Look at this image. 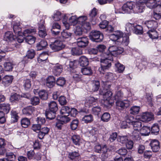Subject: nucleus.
<instances>
[{"mask_svg":"<svg viewBox=\"0 0 161 161\" xmlns=\"http://www.w3.org/2000/svg\"><path fill=\"white\" fill-rule=\"evenodd\" d=\"M21 97L19 95L14 93L11 95L9 100L12 103H16L19 102Z\"/></svg>","mask_w":161,"mask_h":161,"instance_id":"c85d7f7f","label":"nucleus"},{"mask_svg":"<svg viewBox=\"0 0 161 161\" xmlns=\"http://www.w3.org/2000/svg\"><path fill=\"white\" fill-rule=\"evenodd\" d=\"M77 63V61L76 60H74L73 61H69V63L67 65V66L68 68L69 66V67L70 69H68V70L71 71V69L73 70L76 67Z\"/></svg>","mask_w":161,"mask_h":161,"instance_id":"e2e57ef3","label":"nucleus"},{"mask_svg":"<svg viewBox=\"0 0 161 161\" xmlns=\"http://www.w3.org/2000/svg\"><path fill=\"white\" fill-rule=\"evenodd\" d=\"M87 19V17L86 16H80L77 18V22L80 25H81L83 23L86 22V20Z\"/></svg>","mask_w":161,"mask_h":161,"instance_id":"338daca9","label":"nucleus"},{"mask_svg":"<svg viewBox=\"0 0 161 161\" xmlns=\"http://www.w3.org/2000/svg\"><path fill=\"white\" fill-rule=\"evenodd\" d=\"M13 29L14 32L17 36H21L23 33L21 31V29L19 27V24L18 23H14Z\"/></svg>","mask_w":161,"mask_h":161,"instance_id":"4be33fe9","label":"nucleus"},{"mask_svg":"<svg viewBox=\"0 0 161 161\" xmlns=\"http://www.w3.org/2000/svg\"><path fill=\"white\" fill-rule=\"evenodd\" d=\"M38 94L40 98L42 100H46L48 98V94L46 90H42L39 91Z\"/></svg>","mask_w":161,"mask_h":161,"instance_id":"37998d69","label":"nucleus"},{"mask_svg":"<svg viewBox=\"0 0 161 161\" xmlns=\"http://www.w3.org/2000/svg\"><path fill=\"white\" fill-rule=\"evenodd\" d=\"M128 138L127 136H119L117 137V141L121 144H125L128 141Z\"/></svg>","mask_w":161,"mask_h":161,"instance_id":"c9c22d12","label":"nucleus"},{"mask_svg":"<svg viewBox=\"0 0 161 161\" xmlns=\"http://www.w3.org/2000/svg\"><path fill=\"white\" fill-rule=\"evenodd\" d=\"M104 56L106 57L104 59H101V67L98 69V71L101 74H104V72L111 67V62L113 59V57L107 56L105 54Z\"/></svg>","mask_w":161,"mask_h":161,"instance_id":"f03ea898","label":"nucleus"},{"mask_svg":"<svg viewBox=\"0 0 161 161\" xmlns=\"http://www.w3.org/2000/svg\"><path fill=\"white\" fill-rule=\"evenodd\" d=\"M97 99H95L93 97H90L88 100H86L85 104L86 107L91 106L96 104L97 103Z\"/></svg>","mask_w":161,"mask_h":161,"instance_id":"393cba45","label":"nucleus"},{"mask_svg":"<svg viewBox=\"0 0 161 161\" xmlns=\"http://www.w3.org/2000/svg\"><path fill=\"white\" fill-rule=\"evenodd\" d=\"M81 72L84 75H90L92 73V70L90 67H85L81 69Z\"/></svg>","mask_w":161,"mask_h":161,"instance_id":"09e8293b","label":"nucleus"},{"mask_svg":"<svg viewBox=\"0 0 161 161\" xmlns=\"http://www.w3.org/2000/svg\"><path fill=\"white\" fill-rule=\"evenodd\" d=\"M114 64L116 68V71L119 73H122L125 69L124 66L119 62L115 63Z\"/></svg>","mask_w":161,"mask_h":161,"instance_id":"473e14b6","label":"nucleus"},{"mask_svg":"<svg viewBox=\"0 0 161 161\" xmlns=\"http://www.w3.org/2000/svg\"><path fill=\"white\" fill-rule=\"evenodd\" d=\"M49 110L56 112L58 110V107L56 103L54 101H51L48 103Z\"/></svg>","mask_w":161,"mask_h":161,"instance_id":"b1692460","label":"nucleus"},{"mask_svg":"<svg viewBox=\"0 0 161 161\" xmlns=\"http://www.w3.org/2000/svg\"><path fill=\"white\" fill-rule=\"evenodd\" d=\"M63 70L62 66L61 65L57 64L53 68V72L54 74L57 76L60 75Z\"/></svg>","mask_w":161,"mask_h":161,"instance_id":"5701e85b","label":"nucleus"},{"mask_svg":"<svg viewBox=\"0 0 161 161\" xmlns=\"http://www.w3.org/2000/svg\"><path fill=\"white\" fill-rule=\"evenodd\" d=\"M145 5L144 3H138L136 4V6L134 5L133 11L135 13H140L143 12L144 9Z\"/></svg>","mask_w":161,"mask_h":161,"instance_id":"f3484780","label":"nucleus"},{"mask_svg":"<svg viewBox=\"0 0 161 161\" xmlns=\"http://www.w3.org/2000/svg\"><path fill=\"white\" fill-rule=\"evenodd\" d=\"M140 130L142 135L144 136L148 135L151 131L150 127L145 126H143Z\"/></svg>","mask_w":161,"mask_h":161,"instance_id":"a19ab883","label":"nucleus"},{"mask_svg":"<svg viewBox=\"0 0 161 161\" xmlns=\"http://www.w3.org/2000/svg\"><path fill=\"white\" fill-rule=\"evenodd\" d=\"M49 46L50 48L54 52L61 50L65 47V45L60 40H56L54 42H51Z\"/></svg>","mask_w":161,"mask_h":161,"instance_id":"0eeeda50","label":"nucleus"},{"mask_svg":"<svg viewBox=\"0 0 161 161\" xmlns=\"http://www.w3.org/2000/svg\"><path fill=\"white\" fill-rule=\"evenodd\" d=\"M110 114L108 112H105L102 115L101 119L103 122H107L110 120Z\"/></svg>","mask_w":161,"mask_h":161,"instance_id":"4d7b16f0","label":"nucleus"},{"mask_svg":"<svg viewBox=\"0 0 161 161\" xmlns=\"http://www.w3.org/2000/svg\"><path fill=\"white\" fill-rule=\"evenodd\" d=\"M61 29V26L58 23L53 24L52 25L51 31L52 34L54 36L59 35Z\"/></svg>","mask_w":161,"mask_h":161,"instance_id":"4468645a","label":"nucleus"},{"mask_svg":"<svg viewBox=\"0 0 161 161\" xmlns=\"http://www.w3.org/2000/svg\"><path fill=\"white\" fill-rule=\"evenodd\" d=\"M133 32L136 34L140 35L142 34L143 33L142 27L140 25H136L134 26Z\"/></svg>","mask_w":161,"mask_h":161,"instance_id":"79ce46f5","label":"nucleus"},{"mask_svg":"<svg viewBox=\"0 0 161 161\" xmlns=\"http://www.w3.org/2000/svg\"><path fill=\"white\" fill-rule=\"evenodd\" d=\"M49 129L47 127H44L41 128L38 134V136L40 139H42L46 135L48 134Z\"/></svg>","mask_w":161,"mask_h":161,"instance_id":"a211bd4d","label":"nucleus"},{"mask_svg":"<svg viewBox=\"0 0 161 161\" xmlns=\"http://www.w3.org/2000/svg\"><path fill=\"white\" fill-rule=\"evenodd\" d=\"M147 34L152 39H156L158 38V33L155 29H151L147 32Z\"/></svg>","mask_w":161,"mask_h":161,"instance_id":"bb28decb","label":"nucleus"},{"mask_svg":"<svg viewBox=\"0 0 161 161\" xmlns=\"http://www.w3.org/2000/svg\"><path fill=\"white\" fill-rule=\"evenodd\" d=\"M4 68L6 71H12L13 67V64L11 62H5L4 64Z\"/></svg>","mask_w":161,"mask_h":161,"instance_id":"a18cd8bd","label":"nucleus"},{"mask_svg":"<svg viewBox=\"0 0 161 161\" xmlns=\"http://www.w3.org/2000/svg\"><path fill=\"white\" fill-rule=\"evenodd\" d=\"M48 55L46 52H43L41 53L39 57L37 58V61L39 63L43 64L46 62Z\"/></svg>","mask_w":161,"mask_h":161,"instance_id":"6ab92c4d","label":"nucleus"},{"mask_svg":"<svg viewBox=\"0 0 161 161\" xmlns=\"http://www.w3.org/2000/svg\"><path fill=\"white\" fill-rule=\"evenodd\" d=\"M70 108L68 106H63L61 108L60 113L65 116H68L70 114Z\"/></svg>","mask_w":161,"mask_h":161,"instance_id":"4c0bfd02","label":"nucleus"},{"mask_svg":"<svg viewBox=\"0 0 161 161\" xmlns=\"http://www.w3.org/2000/svg\"><path fill=\"white\" fill-rule=\"evenodd\" d=\"M6 158L8 160H14L16 158L15 155L12 152H8L6 153Z\"/></svg>","mask_w":161,"mask_h":161,"instance_id":"0e129e2a","label":"nucleus"},{"mask_svg":"<svg viewBox=\"0 0 161 161\" xmlns=\"http://www.w3.org/2000/svg\"><path fill=\"white\" fill-rule=\"evenodd\" d=\"M11 122L14 123L16 122L18 119L19 117L17 113L14 110H12L11 112Z\"/></svg>","mask_w":161,"mask_h":161,"instance_id":"c03bdc74","label":"nucleus"},{"mask_svg":"<svg viewBox=\"0 0 161 161\" xmlns=\"http://www.w3.org/2000/svg\"><path fill=\"white\" fill-rule=\"evenodd\" d=\"M82 121L84 122L85 123H90L93 120V116L91 114L85 115L82 118Z\"/></svg>","mask_w":161,"mask_h":161,"instance_id":"f704fd0d","label":"nucleus"},{"mask_svg":"<svg viewBox=\"0 0 161 161\" xmlns=\"http://www.w3.org/2000/svg\"><path fill=\"white\" fill-rule=\"evenodd\" d=\"M63 16L62 14L59 12H57L54 14L53 18L55 21H58Z\"/></svg>","mask_w":161,"mask_h":161,"instance_id":"69168bd1","label":"nucleus"},{"mask_svg":"<svg viewBox=\"0 0 161 161\" xmlns=\"http://www.w3.org/2000/svg\"><path fill=\"white\" fill-rule=\"evenodd\" d=\"M116 103L117 108L122 110L130 106V102L128 100H124L122 101L117 100Z\"/></svg>","mask_w":161,"mask_h":161,"instance_id":"1a4fd4ad","label":"nucleus"},{"mask_svg":"<svg viewBox=\"0 0 161 161\" xmlns=\"http://www.w3.org/2000/svg\"><path fill=\"white\" fill-rule=\"evenodd\" d=\"M71 54L73 55H80L82 54V50L80 47L73 48L71 50Z\"/></svg>","mask_w":161,"mask_h":161,"instance_id":"7c9ffc66","label":"nucleus"},{"mask_svg":"<svg viewBox=\"0 0 161 161\" xmlns=\"http://www.w3.org/2000/svg\"><path fill=\"white\" fill-rule=\"evenodd\" d=\"M34 111V107L32 106L27 107L22 110L23 114L27 116L31 115Z\"/></svg>","mask_w":161,"mask_h":161,"instance_id":"412c9836","label":"nucleus"},{"mask_svg":"<svg viewBox=\"0 0 161 161\" xmlns=\"http://www.w3.org/2000/svg\"><path fill=\"white\" fill-rule=\"evenodd\" d=\"M68 23L69 24V26L71 25H74L78 23L77 18L75 16H72L69 19Z\"/></svg>","mask_w":161,"mask_h":161,"instance_id":"8fccbe9b","label":"nucleus"},{"mask_svg":"<svg viewBox=\"0 0 161 161\" xmlns=\"http://www.w3.org/2000/svg\"><path fill=\"white\" fill-rule=\"evenodd\" d=\"M4 39L7 41H12L14 39V37L11 32L8 31L5 33L4 36Z\"/></svg>","mask_w":161,"mask_h":161,"instance_id":"2f4dec72","label":"nucleus"},{"mask_svg":"<svg viewBox=\"0 0 161 161\" xmlns=\"http://www.w3.org/2000/svg\"><path fill=\"white\" fill-rule=\"evenodd\" d=\"M66 80L64 78L60 77L56 80V84L57 85L61 87H63L65 84Z\"/></svg>","mask_w":161,"mask_h":161,"instance_id":"603ef678","label":"nucleus"},{"mask_svg":"<svg viewBox=\"0 0 161 161\" xmlns=\"http://www.w3.org/2000/svg\"><path fill=\"white\" fill-rule=\"evenodd\" d=\"M92 91L93 92L97 91L100 87L99 81L98 80H94L92 84Z\"/></svg>","mask_w":161,"mask_h":161,"instance_id":"6e6d98bb","label":"nucleus"},{"mask_svg":"<svg viewBox=\"0 0 161 161\" xmlns=\"http://www.w3.org/2000/svg\"><path fill=\"white\" fill-rule=\"evenodd\" d=\"M134 7V3L131 1L127 2L124 4L122 7L123 13H129L133 10Z\"/></svg>","mask_w":161,"mask_h":161,"instance_id":"6e6552de","label":"nucleus"},{"mask_svg":"<svg viewBox=\"0 0 161 161\" xmlns=\"http://www.w3.org/2000/svg\"><path fill=\"white\" fill-rule=\"evenodd\" d=\"M150 144L153 152H156L158 151L160 146L158 140L156 139L153 140Z\"/></svg>","mask_w":161,"mask_h":161,"instance_id":"dca6fc26","label":"nucleus"},{"mask_svg":"<svg viewBox=\"0 0 161 161\" xmlns=\"http://www.w3.org/2000/svg\"><path fill=\"white\" fill-rule=\"evenodd\" d=\"M80 65L82 67L86 66L89 64L88 59L84 56L81 57L79 60Z\"/></svg>","mask_w":161,"mask_h":161,"instance_id":"a878e982","label":"nucleus"},{"mask_svg":"<svg viewBox=\"0 0 161 161\" xmlns=\"http://www.w3.org/2000/svg\"><path fill=\"white\" fill-rule=\"evenodd\" d=\"M21 124L22 127L27 128L30 125V121L28 119L25 118L21 119Z\"/></svg>","mask_w":161,"mask_h":161,"instance_id":"49530a36","label":"nucleus"},{"mask_svg":"<svg viewBox=\"0 0 161 161\" xmlns=\"http://www.w3.org/2000/svg\"><path fill=\"white\" fill-rule=\"evenodd\" d=\"M140 109V108L139 106H133L130 108V114L133 115H136L139 113Z\"/></svg>","mask_w":161,"mask_h":161,"instance_id":"5fc2aeb1","label":"nucleus"},{"mask_svg":"<svg viewBox=\"0 0 161 161\" xmlns=\"http://www.w3.org/2000/svg\"><path fill=\"white\" fill-rule=\"evenodd\" d=\"M35 54V52L33 49H31L28 50L27 53L26 57L28 58L32 59H33Z\"/></svg>","mask_w":161,"mask_h":161,"instance_id":"052dcab7","label":"nucleus"},{"mask_svg":"<svg viewBox=\"0 0 161 161\" xmlns=\"http://www.w3.org/2000/svg\"><path fill=\"white\" fill-rule=\"evenodd\" d=\"M47 45V41L45 40H42L37 44L36 47L38 50H40L45 47Z\"/></svg>","mask_w":161,"mask_h":161,"instance_id":"e433bc0d","label":"nucleus"},{"mask_svg":"<svg viewBox=\"0 0 161 161\" xmlns=\"http://www.w3.org/2000/svg\"><path fill=\"white\" fill-rule=\"evenodd\" d=\"M97 13V10L95 8H94L89 14L90 21L93 25L96 24L97 23V20L96 19L95 17Z\"/></svg>","mask_w":161,"mask_h":161,"instance_id":"9b49d317","label":"nucleus"},{"mask_svg":"<svg viewBox=\"0 0 161 161\" xmlns=\"http://www.w3.org/2000/svg\"><path fill=\"white\" fill-rule=\"evenodd\" d=\"M56 113L48 110L46 111L45 115L47 119L52 120L55 118Z\"/></svg>","mask_w":161,"mask_h":161,"instance_id":"ea45409f","label":"nucleus"},{"mask_svg":"<svg viewBox=\"0 0 161 161\" xmlns=\"http://www.w3.org/2000/svg\"><path fill=\"white\" fill-rule=\"evenodd\" d=\"M89 37L90 39L93 42H100L103 41L104 36L103 33L100 31L92 30L90 33Z\"/></svg>","mask_w":161,"mask_h":161,"instance_id":"20e7f679","label":"nucleus"},{"mask_svg":"<svg viewBox=\"0 0 161 161\" xmlns=\"http://www.w3.org/2000/svg\"><path fill=\"white\" fill-rule=\"evenodd\" d=\"M68 29L63 30L59 36V38L61 41H64L65 39L70 38L71 36L72 33L69 32Z\"/></svg>","mask_w":161,"mask_h":161,"instance_id":"2eb2a0df","label":"nucleus"},{"mask_svg":"<svg viewBox=\"0 0 161 161\" xmlns=\"http://www.w3.org/2000/svg\"><path fill=\"white\" fill-rule=\"evenodd\" d=\"M150 130L152 133L156 135L157 134L159 130L158 125L157 124H154Z\"/></svg>","mask_w":161,"mask_h":161,"instance_id":"13d9d810","label":"nucleus"},{"mask_svg":"<svg viewBox=\"0 0 161 161\" xmlns=\"http://www.w3.org/2000/svg\"><path fill=\"white\" fill-rule=\"evenodd\" d=\"M146 24L147 27L148 28H151V29H156L158 26L157 22L153 20L148 21Z\"/></svg>","mask_w":161,"mask_h":161,"instance_id":"c756f323","label":"nucleus"},{"mask_svg":"<svg viewBox=\"0 0 161 161\" xmlns=\"http://www.w3.org/2000/svg\"><path fill=\"white\" fill-rule=\"evenodd\" d=\"M91 110L92 114L98 115L101 112V108L99 106H93Z\"/></svg>","mask_w":161,"mask_h":161,"instance_id":"680f3d73","label":"nucleus"},{"mask_svg":"<svg viewBox=\"0 0 161 161\" xmlns=\"http://www.w3.org/2000/svg\"><path fill=\"white\" fill-rule=\"evenodd\" d=\"M133 128L134 130L139 131L141 129L142 124L141 122L139 121H136L133 122Z\"/></svg>","mask_w":161,"mask_h":161,"instance_id":"864d4df0","label":"nucleus"},{"mask_svg":"<svg viewBox=\"0 0 161 161\" xmlns=\"http://www.w3.org/2000/svg\"><path fill=\"white\" fill-rule=\"evenodd\" d=\"M31 86V81L30 80L26 79L23 81V86L26 90L30 88Z\"/></svg>","mask_w":161,"mask_h":161,"instance_id":"3c124183","label":"nucleus"},{"mask_svg":"<svg viewBox=\"0 0 161 161\" xmlns=\"http://www.w3.org/2000/svg\"><path fill=\"white\" fill-rule=\"evenodd\" d=\"M0 109L5 114L9 113L10 109V105L8 103H3L1 104Z\"/></svg>","mask_w":161,"mask_h":161,"instance_id":"cd10ccee","label":"nucleus"},{"mask_svg":"<svg viewBox=\"0 0 161 161\" xmlns=\"http://www.w3.org/2000/svg\"><path fill=\"white\" fill-rule=\"evenodd\" d=\"M31 103L33 105H38L40 103L39 98L37 97H33L30 98Z\"/></svg>","mask_w":161,"mask_h":161,"instance_id":"bf43d9fd","label":"nucleus"},{"mask_svg":"<svg viewBox=\"0 0 161 161\" xmlns=\"http://www.w3.org/2000/svg\"><path fill=\"white\" fill-rule=\"evenodd\" d=\"M110 39L113 41H117L123 46H127L129 42L128 33H124L120 31H116L109 35Z\"/></svg>","mask_w":161,"mask_h":161,"instance_id":"f257e3e1","label":"nucleus"},{"mask_svg":"<svg viewBox=\"0 0 161 161\" xmlns=\"http://www.w3.org/2000/svg\"><path fill=\"white\" fill-rule=\"evenodd\" d=\"M36 30L35 29H29L25 30L23 33V35L25 37V41L29 44H33L35 42L36 38L30 35L34 34L36 32Z\"/></svg>","mask_w":161,"mask_h":161,"instance_id":"7ed1b4c3","label":"nucleus"},{"mask_svg":"<svg viewBox=\"0 0 161 161\" xmlns=\"http://www.w3.org/2000/svg\"><path fill=\"white\" fill-rule=\"evenodd\" d=\"M131 136L133 140L138 141L140 140V136L139 131L134 130L132 133Z\"/></svg>","mask_w":161,"mask_h":161,"instance_id":"de8ad7c7","label":"nucleus"},{"mask_svg":"<svg viewBox=\"0 0 161 161\" xmlns=\"http://www.w3.org/2000/svg\"><path fill=\"white\" fill-rule=\"evenodd\" d=\"M94 149L96 152L102 153V157L104 159H105L108 157V149L106 145L101 146L100 144L97 145L95 146Z\"/></svg>","mask_w":161,"mask_h":161,"instance_id":"423d86ee","label":"nucleus"},{"mask_svg":"<svg viewBox=\"0 0 161 161\" xmlns=\"http://www.w3.org/2000/svg\"><path fill=\"white\" fill-rule=\"evenodd\" d=\"M55 79L53 76H49L46 80L47 86L49 88H52L55 85Z\"/></svg>","mask_w":161,"mask_h":161,"instance_id":"aec40b11","label":"nucleus"},{"mask_svg":"<svg viewBox=\"0 0 161 161\" xmlns=\"http://www.w3.org/2000/svg\"><path fill=\"white\" fill-rule=\"evenodd\" d=\"M13 79V76L6 75L1 79L2 84L5 87L8 86L12 83Z\"/></svg>","mask_w":161,"mask_h":161,"instance_id":"ddd939ff","label":"nucleus"},{"mask_svg":"<svg viewBox=\"0 0 161 161\" xmlns=\"http://www.w3.org/2000/svg\"><path fill=\"white\" fill-rule=\"evenodd\" d=\"M88 40L86 37H79L77 39V44L80 47H85L88 43Z\"/></svg>","mask_w":161,"mask_h":161,"instance_id":"f8f14e48","label":"nucleus"},{"mask_svg":"<svg viewBox=\"0 0 161 161\" xmlns=\"http://www.w3.org/2000/svg\"><path fill=\"white\" fill-rule=\"evenodd\" d=\"M109 52L105 53V54L109 57L113 56L116 57L117 55L121 54L124 51V48L121 47H118L116 46H110L108 49Z\"/></svg>","mask_w":161,"mask_h":161,"instance_id":"39448f33","label":"nucleus"},{"mask_svg":"<svg viewBox=\"0 0 161 161\" xmlns=\"http://www.w3.org/2000/svg\"><path fill=\"white\" fill-rule=\"evenodd\" d=\"M71 139L73 143L76 146H80V136L77 135H74L72 136Z\"/></svg>","mask_w":161,"mask_h":161,"instance_id":"58836bf2","label":"nucleus"},{"mask_svg":"<svg viewBox=\"0 0 161 161\" xmlns=\"http://www.w3.org/2000/svg\"><path fill=\"white\" fill-rule=\"evenodd\" d=\"M89 133L92 136H94V141H96L98 136V130L97 128L92 127V129L89 131Z\"/></svg>","mask_w":161,"mask_h":161,"instance_id":"72a5a7b5","label":"nucleus"},{"mask_svg":"<svg viewBox=\"0 0 161 161\" xmlns=\"http://www.w3.org/2000/svg\"><path fill=\"white\" fill-rule=\"evenodd\" d=\"M138 119L142 122H147L151 121L153 119V115L151 113H144Z\"/></svg>","mask_w":161,"mask_h":161,"instance_id":"9d476101","label":"nucleus"},{"mask_svg":"<svg viewBox=\"0 0 161 161\" xmlns=\"http://www.w3.org/2000/svg\"><path fill=\"white\" fill-rule=\"evenodd\" d=\"M58 101L60 104L62 105H65L67 103L66 98L64 96L60 97Z\"/></svg>","mask_w":161,"mask_h":161,"instance_id":"774afa93","label":"nucleus"}]
</instances>
